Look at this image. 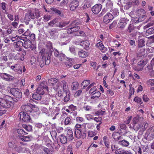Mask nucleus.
<instances>
[{"label":"nucleus","instance_id":"obj_1","mask_svg":"<svg viewBox=\"0 0 154 154\" xmlns=\"http://www.w3.org/2000/svg\"><path fill=\"white\" fill-rule=\"evenodd\" d=\"M13 101H16L11 96L6 95L0 98V116L5 113L8 108H13L14 105Z\"/></svg>","mask_w":154,"mask_h":154},{"label":"nucleus","instance_id":"obj_2","mask_svg":"<svg viewBox=\"0 0 154 154\" xmlns=\"http://www.w3.org/2000/svg\"><path fill=\"white\" fill-rule=\"evenodd\" d=\"M136 14L138 17H135L134 20V21L136 23H138L143 20L145 18V11L142 9H138L136 11Z\"/></svg>","mask_w":154,"mask_h":154},{"label":"nucleus","instance_id":"obj_3","mask_svg":"<svg viewBox=\"0 0 154 154\" xmlns=\"http://www.w3.org/2000/svg\"><path fill=\"white\" fill-rule=\"evenodd\" d=\"M39 54L41 56L42 59L47 60L46 62V65H48L50 61V56L51 55V51L50 53L49 52H47L46 54L45 49L43 48L39 52Z\"/></svg>","mask_w":154,"mask_h":154},{"label":"nucleus","instance_id":"obj_4","mask_svg":"<svg viewBox=\"0 0 154 154\" xmlns=\"http://www.w3.org/2000/svg\"><path fill=\"white\" fill-rule=\"evenodd\" d=\"M38 11L35 13V15L34 14V12L31 11H29L28 13L25 15V19L27 21H29L31 19H34L35 17L37 18L40 17L39 14L38 12Z\"/></svg>","mask_w":154,"mask_h":154},{"label":"nucleus","instance_id":"obj_5","mask_svg":"<svg viewBox=\"0 0 154 154\" xmlns=\"http://www.w3.org/2000/svg\"><path fill=\"white\" fill-rule=\"evenodd\" d=\"M18 116L20 119L25 122H28L31 120L29 116L23 112H20L18 115Z\"/></svg>","mask_w":154,"mask_h":154},{"label":"nucleus","instance_id":"obj_6","mask_svg":"<svg viewBox=\"0 0 154 154\" xmlns=\"http://www.w3.org/2000/svg\"><path fill=\"white\" fill-rule=\"evenodd\" d=\"M63 88V91L66 92L69 91L68 87L67 82L64 80H62L60 82H58L56 87H55L57 89L59 88V87Z\"/></svg>","mask_w":154,"mask_h":154},{"label":"nucleus","instance_id":"obj_7","mask_svg":"<svg viewBox=\"0 0 154 154\" xmlns=\"http://www.w3.org/2000/svg\"><path fill=\"white\" fill-rule=\"evenodd\" d=\"M10 92L15 97L17 98L22 97V94L20 91L17 89L12 88L10 90Z\"/></svg>","mask_w":154,"mask_h":154},{"label":"nucleus","instance_id":"obj_8","mask_svg":"<svg viewBox=\"0 0 154 154\" xmlns=\"http://www.w3.org/2000/svg\"><path fill=\"white\" fill-rule=\"evenodd\" d=\"M75 21L73 22L71 24L70 27L67 29V32L68 33H72L78 31L79 29V27L76 26L73 24L75 23Z\"/></svg>","mask_w":154,"mask_h":154},{"label":"nucleus","instance_id":"obj_9","mask_svg":"<svg viewBox=\"0 0 154 154\" xmlns=\"http://www.w3.org/2000/svg\"><path fill=\"white\" fill-rule=\"evenodd\" d=\"M128 21L129 20L126 18H121L118 23V26L121 29H123L128 23Z\"/></svg>","mask_w":154,"mask_h":154},{"label":"nucleus","instance_id":"obj_10","mask_svg":"<svg viewBox=\"0 0 154 154\" xmlns=\"http://www.w3.org/2000/svg\"><path fill=\"white\" fill-rule=\"evenodd\" d=\"M146 61L143 60H141L138 63V67L135 69V70L137 71H139L142 70L143 67L147 63Z\"/></svg>","mask_w":154,"mask_h":154},{"label":"nucleus","instance_id":"obj_11","mask_svg":"<svg viewBox=\"0 0 154 154\" xmlns=\"http://www.w3.org/2000/svg\"><path fill=\"white\" fill-rule=\"evenodd\" d=\"M113 19V16L110 13L108 12L104 17L103 21L106 23H109L110 21Z\"/></svg>","mask_w":154,"mask_h":154},{"label":"nucleus","instance_id":"obj_12","mask_svg":"<svg viewBox=\"0 0 154 154\" xmlns=\"http://www.w3.org/2000/svg\"><path fill=\"white\" fill-rule=\"evenodd\" d=\"M102 5L100 4H96L92 8L91 10L94 14H98L101 11Z\"/></svg>","mask_w":154,"mask_h":154},{"label":"nucleus","instance_id":"obj_13","mask_svg":"<svg viewBox=\"0 0 154 154\" xmlns=\"http://www.w3.org/2000/svg\"><path fill=\"white\" fill-rule=\"evenodd\" d=\"M1 76L2 79L8 81H11L14 78L11 75L4 73L1 74Z\"/></svg>","mask_w":154,"mask_h":154},{"label":"nucleus","instance_id":"obj_14","mask_svg":"<svg viewBox=\"0 0 154 154\" xmlns=\"http://www.w3.org/2000/svg\"><path fill=\"white\" fill-rule=\"evenodd\" d=\"M23 42L20 40L14 43L15 50L18 51H21V47L23 46Z\"/></svg>","mask_w":154,"mask_h":154},{"label":"nucleus","instance_id":"obj_15","mask_svg":"<svg viewBox=\"0 0 154 154\" xmlns=\"http://www.w3.org/2000/svg\"><path fill=\"white\" fill-rule=\"evenodd\" d=\"M79 5V2L77 0L72 1L70 5V9L72 11L75 10Z\"/></svg>","mask_w":154,"mask_h":154},{"label":"nucleus","instance_id":"obj_16","mask_svg":"<svg viewBox=\"0 0 154 154\" xmlns=\"http://www.w3.org/2000/svg\"><path fill=\"white\" fill-rule=\"evenodd\" d=\"M32 105L28 103L26 105H22L21 106L22 109L23 110H25L26 112H32Z\"/></svg>","mask_w":154,"mask_h":154},{"label":"nucleus","instance_id":"obj_17","mask_svg":"<svg viewBox=\"0 0 154 154\" xmlns=\"http://www.w3.org/2000/svg\"><path fill=\"white\" fill-rule=\"evenodd\" d=\"M49 32L50 33L51 38L55 39L58 37V32L55 30V29L52 30L51 31H49Z\"/></svg>","mask_w":154,"mask_h":154},{"label":"nucleus","instance_id":"obj_18","mask_svg":"<svg viewBox=\"0 0 154 154\" xmlns=\"http://www.w3.org/2000/svg\"><path fill=\"white\" fill-rule=\"evenodd\" d=\"M145 54V49L144 48H138L137 50V56L141 57L144 56Z\"/></svg>","mask_w":154,"mask_h":154},{"label":"nucleus","instance_id":"obj_19","mask_svg":"<svg viewBox=\"0 0 154 154\" xmlns=\"http://www.w3.org/2000/svg\"><path fill=\"white\" fill-rule=\"evenodd\" d=\"M96 46L102 51V52H104L107 51V48H105L101 42H98L96 45Z\"/></svg>","mask_w":154,"mask_h":154},{"label":"nucleus","instance_id":"obj_20","mask_svg":"<svg viewBox=\"0 0 154 154\" xmlns=\"http://www.w3.org/2000/svg\"><path fill=\"white\" fill-rule=\"evenodd\" d=\"M66 137L68 140L69 141L72 140L73 139V131L72 130L70 129L68 130Z\"/></svg>","mask_w":154,"mask_h":154},{"label":"nucleus","instance_id":"obj_21","mask_svg":"<svg viewBox=\"0 0 154 154\" xmlns=\"http://www.w3.org/2000/svg\"><path fill=\"white\" fill-rule=\"evenodd\" d=\"M20 139L22 141L25 142H27L31 140L32 139V137L31 136H20L19 137Z\"/></svg>","mask_w":154,"mask_h":154},{"label":"nucleus","instance_id":"obj_22","mask_svg":"<svg viewBox=\"0 0 154 154\" xmlns=\"http://www.w3.org/2000/svg\"><path fill=\"white\" fill-rule=\"evenodd\" d=\"M59 137L61 143L64 144L67 143V139L64 135L62 134Z\"/></svg>","mask_w":154,"mask_h":154},{"label":"nucleus","instance_id":"obj_23","mask_svg":"<svg viewBox=\"0 0 154 154\" xmlns=\"http://www.w3.org/2000/svg\"><path fill=\"white\" fill-rule=\"evenodd\" d=\"M89 44V42L88 40L83 41L80 43V45L85 48H88Z\"/></svg>","mask_w":154,"mask_h":154},{"label":"nucleus","instance_id":"obj_24","mask_svg":"<svg viewBox=\"0 0 154 154\" xmlns=\"http://www.w3.org/2000/svg\"><path fill=\"white\" fill-rule=\"evenodd\" d=\"M2 24L3 25L8 27L10 24V22L5 17H3L2 18Z\"/></svg>","mask_w":154,"mask_h":154},{"label":"nucleus","instance_id":"obj_25","mask_svg":"<svg viewBox=\"0 0 154 154\" xmlns=\"http://www.w3.org/2000/svg\"><path fill=\"white\" fill-rule=\"evenodd\" d=\"M142 124L141 122L137 124L133 125L134 129V130L137 131L139 129L142 131Z\"/></svg>","mask_w":154,"mask_h":154},{"label":"nucleus","instance_id":"obj_26","mask_svg":"<svg viewBox=\"0 0 154 154\" xmlns=\"http://www.w3.org/2000/svg\"><path fill=\"white\" fill-rule=\"evenodd\" d=\"M79 84L77 82H73L71 85V88L72 90H75L78 88Z\"/></svg>","mask_w":154,"mask_h":154},{"label":"nucleus","instance_id":"obj_27","mask_svg":"<svg viewBox=\"0 0 154 154\" xmlns=\"http://www.w3.org/2000/svg\"><path fill=\"white\" fill-rule=\"evenodd\" d=\"M66 96L64 98V101L65 102H67L69 100L70 98V92L69 91L64 92Z\"/></svg>","mask_w":154,"mask_h":154},{"label":"nucleus","instance_id":"obj_28","mask_svg":"<svg viewBox=\"0 0 154 154\" xmlns=\"http://www.w3.org/2000/svg\"><path fill=\"white\" fill-rule=\"evenodd\" d=\"M32 97L33 99L38 100H41V95L36 92V93L32 94Z\"/></svg>","mask_w":154,"mask_h":154},{"label":"nucleus","instance_id":"obj_29","mask_svg":"<svg viewBox=\"0 0 154 154\" xmlns=\"http://www.w3.org/2000/svg\"><path fill=\"white\" fill-rule=\"evenodd\" d=\"M72 120L70 117H67L65 119L64 124L65 125H69L72 123Z\"/></svg>","mask_w":154,"mask_h":154},{"label":"nucleus","instance_id":"obj_30","mask_svg":"<svg viewBox=\"0 0 154 154\" xmlns=\"http://www.w3.org/2000/svg\"><path fill=\"white\" fill-rule=\"evenodd\" d=\"M11 68L12 69L16 71H17L19 69L20 70V72H22V69L20 68V65L19 64L14 65L11 66Z\"/></svg>","mask_w":154,"mask_h":154},{"label":"nucleus","instance_id":"obj_31","mask_svg":"<svg viewBox=\"0 0 154 154\" xmlns=\"http://www.w3.org/2000/svg\"><path fill=\"white\" fill-rule=\"evenodd\" d=\"M75 136L78 138H80L82 137V132L79 129H75Z\"/></svg>","mask_w":154,"mask_h":154},{"label":"nucleus","instance_id":"obj_32","mask_svg":"<svg viewBox=\"0 0 154 154\" xmlns=\"http://www.w3.org/2000/svg\"><path fill=\"white\" fill-rule=\"evenodd\" d=\"M92 3V0H85L84 7L85 8L90 7L91 6Z\"/></svg>","mask_w":154,"mask_h":154},{"label":"nucleus","instance_id":"obj_33","mask_svg":"<svg viewBox=\"0 0 154 154\" xmlns=\"http://www.w3.org/2000/svg\"><path fill=\"white\" fill-rule=\"evenodd\" d=\"M23 150H25L26 152L29 151V149L28 148H22L21 147L19 146L16 147L15 148V150L16 151L18 152H20L22 151H23L24 152L26 153V152L25 151H24Z\"/></svg>","mask_w":154,"mask_h":154},{"label":"nucleus","instance_id":"obj_34","mask_svg":"<svg viewBox=\"0 0 154 154\" xmlns=\"http://www.w3.org/2000/svg\"><path fill=\"white\" fill-rule=\"evenodd\" d=\"M32 44L31 42L29 40H27L25 41L24 44V47L25 48H29Z\"/></svg>","mask_w":154,"mask_h":154},{"label":"nucleus","instance_id":"obj_35","mask_svg":"<svg viewBox=\"0 0 154 154\" xmlns=\"http://www.w3.org/2000/svg\"><path fill=\"white\" fill-rule=\"evenodd\" d=\"M58 18H55L52 21H50L48 23V25L49 26L51 27H53L54 25L55 24L58 22Z\"/></svg>","mask_w":154,"mask_h":154},{"label":"nucleus","instance_id":"obj_36","mask_svg":"<svg viewBox=\"0 0 154 154\" xmlns=\"http://www.w3.org/2000/svg\"><path fill=\"white\" fill-rule=\"evenodd\" d=\"M113 3L110 0H107L106 4V8L111 9L113 7Z\"/></svg>","mask_w":154,"mask_h":154},{"label":"nucleus","instance_id":"obj_37","mask_svg":"<svg viewBox=\"0 0 154 154\" xmlns=\"http://www.w3.org/2000/svg\"><path fill=\"white\" fill-rule=\"evenodd\" d=\"M78 54L79 56L82 57H85L88 56L87 53L83 51L79 52Z\"/></svg>","mask_w":154,"mask_h":154},{"label":"nucleus","instance_id":"obj_38","mask_svg":"<svg viewBox=\"0 0 154 154\" xmlns=\"http://www.w3.org/2000/svg\"><path fill=\"white\" fill-rule=\"evenodd\" d=\"M119 143L125 146H127L129 145V142L125 140H122V141H120Z\"/></svg>","mask_w":154,"mask_h":154},{"label":"nucleus","instance_id":"obj_39","mask_svg":"<svg viewBox=\"0 0 154 154\" xmlns=\"http://www.w3.org/2000/svg\"><path fill=\"white\" fill-rule=\"evenodd\" d=\"M101 94L100 92H96L94 93L91 96L92 99H97L98 98L100 95Z\"/></svg>","mask_w":154,"mask_h":154},{"label":"nucleus","instance_id":"obj_40","mask_svg":"<svg viewBox=\"0 0 154 154\" xmlns=\"http://www.w3.org/2000/svg\"><path fill=\"white\" fill-rule=\"evenodd\" d=\"M90 83V81L89 80H86L83 81L82 83L81 87H83L84 88L85 87L88 85Z\"/></svg>","mask_w":154,"mask_h":154},{"label":"nucleus","instance_id":"obj_41","mask_svg":"<svg viewBox=\"0 0 154 154\" xmlns=\"http://www.w3.org/2000/svg\"><path fill=\"white\" fill-rule=\"evenodd\" d=\"M38 87H40L45 90H47L48 87L47 86V83L45 81H43L40 83Z\"/></svg>","mask_w":154,"mask_h":154},{"label":"nucleus","instance_id":"obj_42","mask_svg":"<svg viewBox=\"0 0 154 154\" xmlns=\"http://www.w3.org/2000/svg\"><path fill=\"white\" fill-rule=\"evenodd\" d=\"M145 41L142 39H140L138 41V48H143L142 47L145 45Z\"/></svg>","mask_w":154,"mask_h":154},{"label":"nucleus","instance_id":"obj_43","mask_svg":"<svg viewBox=\"0 0 154 154\" xmlns=\"http://www.w3.org/2000/svg\"><path fill=\"white\" fill-rule=\"evenodd\" d=\"M69 23L67 22H60L59 23L56 24V26L60 28H62L68 24Z\"/></svg>","mask_w":154,"mask_h":154},{"label":"nucleus","instance_id":"obj_44","mask_svg":"<svg viewBox=\"0 0 154 154\" xmlns=\"http://www.w3.org/2000/svg\"><path fill=\"white\" fill-rule=\"evenodd\" d=\"M37 89L36 92L40 94L41 95L44 94V89L41 88L40 87H38Z\"/></svg>","mask_w":154,"mask_h":154},{"label":"nucleus","instance_id":"obj_45","mask_svg":"<svg viewBox=\"0 0 154 154\" xmlns=\"http://www.w3.org/2000/svg\"><path fill=\"white\" fill-rule=\"evenodd\" d=\"M111 14H112V15L114 16L118 15H119V12L118 10L117 9H111L110 11Z\"/></svg>","mask_w":154,"mask_h":154},{"label":"nucleus","instance_id":"obj_46","mask_svg":"<svg viewBox=\"0 0 154 154\" xmlns=\"http://www.w3.org/2000/svg\"><path fill=\"white\" fill-rule=\"evenodd\" d=\"M140 123L139 121V119L138 117H134L133 120V125H134Z\"/></svg>","mask_w":154,"mask_h":154},{"label":"nucleus","instance_id":"obj_47","mask_svg":"<svg viewBox=\"0 0 154 154\" xmlns=\"http://www.w3.org/2000/svg\"><path fill=\"white\" fill-rule=\"evenodd\" d=\"M51 18V16L50 15H45L43 17V20L45 22L48 21L50 20Z\"/></svg>","mask_w":154,"mask_h":154},{"label":"nucleus","instance_id":"obj_48","mask_svg":"<svg viewBox=\"0 0 154 154\" xmlns=\"http://www.w3.org/2000/svg\"><path fill=\"white\" fill-rule=\"evenodd\" d=\"M46 46L49 50V52L50 53V52L51 51V53L52 54V51L51 50L52 48V43L50 41L48 42L46 45Z\"/></svg>","mask_w":154,"mask_h":154},{"label":"nucleus","instance_id":"obj_49","mask_svg":"<svg viewBox=\"0 0 154 154\" xmlns=\"http://www.w3.org/2000/svg\"><path fill=\"white\" fill-rule=\"evenodd\" d=\"M124 150L122 148H119L118 149L117 148L115 150V152L116 154H122L123 153Z\"/></svg>","mask_w":154,"mask_h":154},{"label":"nucleus","instance_id":"obj_50","mask_svg":"<svg viewBox=\"0 0 154 154\" xmlns=\"http://www.w3.org/2000/svg\"><path fill=\"white\" fill-rule=\"evenodd\" d=\"M147 84L148 85L151 86H154V79H149L147 82Z\"/></svg>","mask_w":154,"mask_h":154},{"label":"nucleus","instance_id":"obj_51","mask_svg":"<svg viewBox=\"0 0 154 154\" xmlns=\"http://www.w3.org/2000/svg\"><path fill=\"white\" fill-rule=\"evenodd\" d=\"M65 57V55L64 54L62 53H60L58 57L60 60L61 61L63 60L64 59Z\"/></svg>","mask_w":154,"mask_h":154},{"label":"nucleus","instance_id":"obj_52","mask_svg":"<svg viewBox=\"0 0 154 154\" xmlns=\"http://www.w3.org/2000/svg\"><path fill=\"white\" fill-rule=\"evenodd\" d=\"M23 127L28 131H30L32 130V126L31 125H24Z\"/></svg>","mask_w":154,"mask_h":154},{"label":"nucleus","instance_id":"obj_53","mask_svg":"<svg viewBox=\"0 0 154 154\" xmlns=\"http://www.w3.org/2000/svg\"><path fill=\"white\" fill-rule=\"evenodd\" d=\"M7 35L6 32L3 31L2 30H0V35L1 37H3L4 38L6 37Z\"/></svg>","mask_w":154,"mask_h":154},{"label":"nucleus","instance_id":"obj_54","mask_svg":"<svg viewBox=\"0 0 154 154\" xmlns=\"http://www.w3.org/2000/svg\"><path fill=\"white\" fill-rule=\"evenodd\" d=\"M75 35L84 37L85 35V33L83 31H80L79 32H77Z\"/></svg>","mask_w":154,"mask_h":154},{"label":"nucleus","instance_id":"obj_55","mask_svg":"<svg viewBox=\"0 0 154 154\" xmlns=\"http://www.w3.org/2000/svg\"><path fill=\"white\" fill-rule=\"evenodd\" d=\"M51 10L54 11L55 13H57L59 15H61L62 14V12L61 11L57 10L55 8H51Z\"/></svg>","mask_w":154,"mask_h":154},{"label":"nucleus","instance_id":"obj_56","mask_svg":"<svg viewBox=\"0 0 154 154\" xmlns=\"http://www.w3.org/2000/svg\"><path fill=\"white\" fill-rule=\"evenodd\" d=\"M17 131L18 134L22 135H25L26 134V132L24 131V130L21 129H18Z\"/></svg>","mask_w":154,"mask_h":154},{"label":"nucleus","instance_id":"obj_57","mask_svg":"<svg viewBox=\"0 0 154 154\" xmlns=\"http://www.w3.org/2000/svg\"><path fill=\"white\" fill-rule=\"evenodd\" d=\"M43 149L44 151L46 152L47 154H52V152L50 151L49 149L45 147H43Z\"/></svg>","mask_w":154,"mask_h":154},{"label":"nucleus","instance_id":"obj_58","mask_svg":"<svg viewBox=\"0 0 154 154\" xmlns=\"http://www.w3.org/2000/svg\"><path fill=\"white\" fill-rule=\"evenodd\" d=\"M67 2V0H63L60 3L59 6L61 7H63L66 5Z\"/></svg>","mask_w":154,"mask_h":154},{"label":"nucleus","instance_id":"obj_59","mask_svg":"<svg viewBox=\"0 0 154 154\" xmlns=\"http://www.w3.org/2000/svg\"><path fill=\"white\" fill-rule=\"evenodd\" d=\"M93 116L90 114H87L85 115V118L88 120L93 119Z\"/></svg>","mask_w":154,"mask_h":154},{"label":"nucleus","instance_id":"obj_60","mask_svg":"<svg viewBox=\"0 0 154 154\" xmlns=\"http://www.w3.org/2000/svg\"><path fill=\"white\" fill-rule=\"evenodd\" d=\"M146 32L149 34H152L154 33V27L149 29Z\"/></svg>","mask_w":154,"mask_h":154},{"label":"nucleus","instance_id":"obj_61","mask_svg":"<svg viewBox=\"0 0 154 154\" xmlns=\"http://www.w3.org/2000/svg\"><path fill=\"white\" fill-rule=\"evenodd\" d=\"M69 50L72 53H75V48L74 46L72 45L69 48Z\"/></svg>","mask_w":154,"mask_h":154},{"label":"nucleus","instance_id":"obj_62","mask_svg":"<svg viewBox=\"0 0 154 154\" xmlns=\"http://www.w3.org/2000/svg\"><path fill=\"white\" fill-rule=\"evenodd\" d=\"M132 118V116H128L127 119L125 121V123L127 124H129L131 121V120Z\"/></svg>","mask_w":154,"mask_h":154},{"label":"nucleus","instance_id":"obj_63","mask_svg":"<svg viewBox=\"0 0 154 154\" xmlns=\"http://www.w3.org/2000/svg\"><path fill=\"white\" fill-rule=\"evenodd\" d=\"M154 24V21H152L151 22L148 23L146 26H144V28H147L149 27Z\"/></svg>","mask_w":154,"mask_h":154},{"label":"nucleus","instance_id":"obj_64","mask_svg":"<svg viewBox=\"0 0 154 154\" xmlns=\"http://www.w3.org/2000/svg\"><path fill=\"white\" fill-rule=\"evenodd\" d=\"M122 154H132L131 151L130 150H124Z\"/></svg>","mask_w":154,"mask_h":154}]
</instances>
